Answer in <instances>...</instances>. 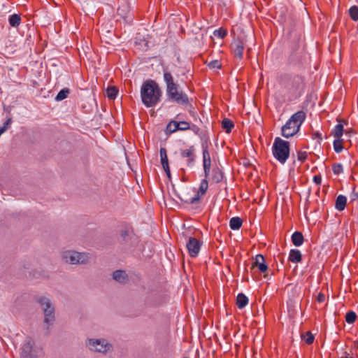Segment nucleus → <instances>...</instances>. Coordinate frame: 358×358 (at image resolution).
I'll return each mask as SVG.
<instances>
[{
    "label": "nucleus",
    "instance_id": "1",
    "mask_svg": "<svg viewBox=\"0 0 358 358\" xmlns=\"http://www.w3.org/2000/svg\"><path fill=\"white\" fill-rule=\"evenodd\" d=\"M164 81L166 83V92L169 100L179 105L187 106L189 103L187 94L184 92L171 71L167 68L163 70Z\"/></svg>",
    "mask_w": 358,
    "mask_h": 358
},
{
    "label": "nucleus",
    "instance_id": "2",
    "mask_svg": "<svg viewBox=\"0 0 358 358\" xmlns=\"http://www.w3.org/2000/svg\"><path fill=\"white\" fill-rule=\"evenodd\" d=\"M162 94L159 86L153 80H145L141 88V100L147 108L155 106L160 101Z\"/></svg>",
    "mask_w": 358,
    "mask_h": 358
},
{
    "label": "nucleus",
    "instance_id": "3",
    "mask_svg": "<svg viewBox=\"0 0 358 358\" xmlns=\"http://www.w3.org/2000/svg\"><path fill=\"white\" fill-rule=\"evenodd\" d=\"M36 301L40 305L44 314L43 329L45 334L48 335L50 327L55 322V308L50 299L44 296H39L36 298Z\"/></svg>",
    "mask_w": 358,
    "mask_h": 358
},
{
    "label": "nucleus",
    "instance_id": "4",
    "mask_svg": "<svg viewBox=\"0 0 358 358\" xmlns=\"http://www.w3.org/2000/svg\"><path fill=\"white\" fill-rule=\"evenodd\" d=\"M306 115L303 110H299L293 114L281 129L283 137L289 138L296 134L301 124L306 120Z\"/></svg>",
    "mask_w": 358,
    "mask_h": 358
},
{
    "label": "nucleus",
    "instance_id": "5",
    "mask_svg": "<svg viewBox=\"0 0 358 358\" xmlns=\"http://www.w3.org/2000/svg\"><path fill=\"white\" fill-rule=\"evenodd\" d=\"M272 153L280 164H284L290 155L289 142L276 137L272 145Z\"/></svg>",
    "mask_w": 358,
    "mask_h": 358
},
{
    "label": "nucleus",
    "instance_id": "6",
    "mask_svg": "<svg viewBox=\"0 0 358 358\" xmlns=\"http://www.w3.org/2000/svg\"><path fill=\"white\" fill-rule=\"evenodd\" d=\"M90 258L87 252H79L75 250H66L62 253L63 260L70 264H86Z\"/></svg>",
    "mask_w": 358,
    "mask_h": 358
},
{
    "label": "nucleus",
    "instance_id": "7",
    "mask_svg": "<svg viewBox=\"0 0 358 358\" xmlns=\"http://www.w3.org/2000/svg\"><path fill=\"white\" fill-rule=\"evenodd\" d=\"M86 345L90 350L106 353L112 350V345L106 339H94L89 338L86 341Z\"/></svg>",
    "mask_w": 358,
    "mask_h": 358
},
{
    "label": "nucleus",
    "instance_id": "8",
    "mask_svg": "<svg viewBox=\"0 0 358 358\" xmlns=\"http://www.w3.org/2000/svg\"><path fill=\"white\" fill-rule=\"evenodd\" d=\"M121 244L125 248L131 249L135 248L138 243V238L132 230L124 229L120 232Z\"/></svg>",
    "mask_w": 358,
    "mask_h": 358
},
{
    "label": "nucleus",
    "instance_id": "9",
    "mask_svg": "<svg viewBox=\"0 0 358 358\" xmlns=\"http://www.w3.org/2000/svg\"><path fill=\"white\" fill-rule=\"evenodd\" d=\"M202 241L198 240L195 237L189 236L186 243V248L191 257H196L199 253Z\"/></svg>",
    "mask_w": 358,
    "mask_h": 358
},
{
    "label": "nucleus",
    "instance_id": "10",
    "mask_svg": "<svg viewBox=\"0 0 358 358\" xmlns=\"http://www.w3.org/2000/svg\"><path fill=\"white\" fill-rule=\"evenodd\" d=\"M303 84L302 77L299 76H287L286 77V83L285 87L292 92H295L301 89Z\"/></svg>",
    "mask_w": 358,
    "mask_h": 358
},
{
    "label": "nucleus",
    "instance_id": "11",
    "mask_svg": "<svg viewBox=\"0 0 358 358\" xmlns=\"http://www.w3.org/2000/svg\"><path fill=\"white\" fill-rule=\"evenodd\" d=\"M195 147L194 145L189 146L187 149H180V154L182 158L187 159V165L191 167L194 165L196 160Z\"/></svg>",
    "mask_w": 358,
    "mask_h": 358
},
{
    "label": "nucleus",
    "instance_id": "12",
    "mask_svg": "<svg viewBox=\"0 0 358 358\" xmlns=\"http://www.w3.org/2000/svg\"><path fill=\"white\" fill-rule=\"evenodd\" d=\"M206 178H207L201 180L197 194L194 197L191 198L189 201H185V202L192 204L195 203L199 201L201 196L206 193L208 188V182Z\"/></svg>",
    "mask_w": 358,
    "mask_h": 358
},
{
    "label": "nucleus",
    "instance_id": "13",
    "mask_svg": "<svg viewBox=\"0 0 358 358\" xmlns=\"http://www.w3.org/2000/svg\"><path fill=\"white\" fill-rule=\"evenodd\" d=\"M256 267L258 268L261 273H265L268 270V266L265 263V259L262 255H257L255 257L250 268V271L252 272L253 269Z\"/></svg>",
    "mask_w": 358,
    "mask_h": 358
},
{
    "label": "nucleus",
    "instance_id": "14",
    "mask_svg": "<svg viewBox=\"0 0 358 358\" xmlns=\"http://www.w3.org/2000/svg\"><path fill=\"white\" fill-rule=\"evenodd\" d=\"M113 279L120 284L124 285L129 281V277L124 270H116L113 274Z\"/></svg>",
    "mask_w": 358,
    "mask_h": 358
},
{
    "label": "nucleus",
    "instance_id": "15",
    "mask_svg": "<svg viewBox=\"0 0 358 358\" xmlns=\"http://www.w3.org/2000/svg\"><path fill=\"white\" fill-rule=\"evenodd\" d=\"M203 166L205 178H208L210 171L211 159L209 151L206 150L203 152Z\"/></svg>",
    "mask_w": 358,
    "mask_h": 358
},
{
    "label": "nucleus",
    "instance_id": "16",
    "mask_svg": "<svg viewBox=\"0 0 358 358\" xmlns=\"http://www.w3.org/2000/svg\"><path fill=\"white\" fill-rule=\"evenodd\" d=\"M339 124H336L334 127V129L331 131V134L336 138H341L344 129H343V124H341V122H344L346 124V121L344 120H337Z\"/></svg>",
    "mask_w": 358,
    "mask_h": 358
},
{
    "label": "nucleus",
    "instance_id": "17",
    "mask_svg": "<svg viewBox=\"0 0 358 358\" xmlns=\"http://www.w3.org/2000/svg\"><path fill=\"white\" fill-rule=\"evenodd\" d=\"M302 260V255L297 249H292L289 252L288 261L293 263H299Z\"/></svg>",
    "mask_w": 358,
    "mask_h": 358
},
{
    "label": "nucleus",
    "instance_id": "18",
    "mask_svg": "<svg viewBox=\"0 0 358 358\" xmlns=\"http://www.w3.org/2000/svg\"><path fill=\"white\" fill-rule=\"evenodd\" d=\"M291 240L292 243L296 247L301 246L304 242V238L302 233L298 231L292 234Z\"/></svg>",
    "mask_w": 358,
    "mask_h": 358
},
{
    "label": "nucleus",
    "instance_id": "19",
    "mask_svg": "<svg viewBox=\"0 0 358 358\" xmlns=\"http://www.w3.org/2000/svg\"><path fill=\"white\" fill-rule=\"evenodd\" d=\"M234 55L235 57L241 59L243 54L244 45L241 41H237L234 43Z\"/></svg>",
    "mask_w": 358,
    "mask_h": 358
},
{
    "label": "nucleus",
    "instance_id": "20",
    "mask_svg": "<svg viewBox=\"0 0 358 358\" xmlns=\"http://www.w3.org/2000/svg\"><path fill=\"white\" fill-rule=\"evenodd\" d=\"M347 203V198L343 195H339L337 196L335 202V208L339 211H342L345 209Z\"/></svg>",
    "mask_w": 358,
    "mask_h": 358
},
{
    "label": "nucleus",
    "instance_id": "21",
    "mask_svg": "<svg viewBox=\"0 0 358 358\" xmlns=\"http://www.w3.org/2000/svg\"><path fill=\"white\" fill-rule=\"evenodd\" d=\"M248 303V298L243 293L238 294L236 297V305L239 309H243Z\"/></svg>",
    "mask_w": 358,
    "mask_h": 358
},
{
    "label": "nucleus",
    "instance_id": "22",
    "mask_svg": "<svg viewBox=\"0 0 358 358\" xmlns=\"http://www.w3.org/2000/svg\"><path fill=\"white\" fill-rule=\"evenodd\" d=\"M223 179V172L218 168L215 167L212 171V180L215 183L220 182Z\"/></svg>",
    "mask_w": 358,
    "mask_h": 358
},
{
    "label": "nucleus",
    "instance_id": "23",
    "mask_svg": "<svg viewBox=\"0 0 358 358\" xmlns=\"http://www.w3.org/2000/svg\"><path fill=\"white\" fill-rule=\"evenodd\" d=\"M243 221L239 217H234L229 221V227L233 230H238L242 226Z\"/></svg>",
    "mask_w": 358,
    "mask_h": 358
},
{
    "label": "nucleus",
    "instance_id": "24",
    "mask_svg": "<svg viewBox=\"0 0 358 358\" xmlns=\"http://www.w3.org/2000/svg\"><path fill=\"white\" fill-rule=\"evenodd\" d=\"M179 124L177 121L171 120L169 122L166 128V134H171L179 130Z\"/></svg>",
    "mask_w": 358,
    "mask_h": 358
},
{
    "label": "nucleus",
    "instance_id": "25",
    "mask_svg": "<svg viewBox=\"0 0 358 358\" xmlns=\"http://www.w3.org/2000/svg\"><path fill=\"white\" fill-rule=\"evenodd\" d=\"M9 24L13 27H17L21 22V17L18 14H13L9 16Z\"/></svg>",
    "mask_w": 358,
    "mask_h": 358
},
{
    "label": "nucleus",
    "instance_id": "26",
    "mask_svg": "<svg viewBox=\"0 0 358 358\" xmlns=\"http://www.w3.org/2000/svg\"><path fill=\"white\" fill-rule=\"evenodd\" d=\"M222 127L227 133H230L234 127V124L230 119L224 118L222 121Z\"/></svg>",
    "mask_w": 358,
    "mask_h": 358
},
{
    "label": "nucleus",
    "instance_id": "27",
    "mask_svg": "<svg viewBox=\"0 0 358 358\" xmlns=\"http://www.w3.org/2000/svg\"><path fill=\"white\" fill-rule=\"evenodd\" d=\"M32 346H33V343H32L31 340V339L27 340L22 346V353L25 356L29 355L32 350Z\"/></svg>",
    "mask_w": 358,
    "mask_h": 358
},
{
    "label": "nucleus",
    "instance_id": "28",
    "mask_svg": "<svg viewBox=\"0 0 358 358\" xmlns=\"http://www.w3.org/2000/svg\"><path fill=\"white\" fill-rule=\"evenodd\" d=\"M159 153H160L161 164H162V167L169 165L166 148H161L160 150H159Z\"/></svg>",
    "mask_w": 358,
    "mask_h": 358
},
{
    "label": "nucleus",
    "instance_id": "29",
    "mask_svg": "<svg viewBox=\"0 0 358 358\" xmlns=\"http://www.w3.org/2000/svg\"><path fill=\"white\" fill-rule=\"evenodd\" d=\"M118 94V90L115 87H108L106 89V96L109 99H115Z\"/></svg>",
    "mask_w": 358,
    "mask_h": 358
},
{
    "label": "nucleus",
    "instance_id": "30",
    "mask_svg": "<svg viewBox=\"0 0 358 358\" xmlns=\"http://www.w3.org/2000/svg\"><path fill=\"white\" fill-rule=\"evenodd\" d=\"M69 93H70V90L69 88H64L58 92V94H57V96L55 97V100L57 101H62L68 96Z\"/></svg>",
    "mask_w": 358,
    "mask_h": 358
},
{
    "label": "nucleus",
    "instance_id": "31",
    "mask_svg": "<svg viewBox=\"0 0 358 358\" xmlns=\"http://www.w3.org/2000/svg\"><path fill=\"white\" fill-rule=\"evenodd\" d=\"M201 140V147L203 150H208V142L209 141V137L208 134L206 132H202L201 135L199 136Z\"/></svg>",
    "mask_w": 358,
    "mask_h": 358
},
{
    "label": "nucleus",
    "instance_id": "32",
    "mask_svg": "<svg viewBox=\"0 0 358 358\" xmlns=\"http://www.w3.org/2000/svg\"><path fill=\"white\" fill-rule=\"evenodd\" d=\"M299 50V45L298 43H295L291 48V59L292 61H296L299 59L298 51Z\"/></svg>",
    "mask_w": 358,
    "mask_h": 358
},
{
    "label": "nucleus",
    "instance_id": "33",
    "mask_svg": "<svg viewBox=\"0 0 358 358\" xmlns=\"http://www.w3.org/2000/svg\"><path fill=\"white\" fill-rule=\"evenodd\" d=\"M301 339L306 342L308 345H310L314 341V336L310 331H306L305 334H301Z\"/></svg>",
    "mask_w": 358,
    "mask_h": 358
},
{
    "label": "nucleus",
    "instance_id": "34",
    "mask_svg": "<svg viewBox=\"0 0 358 358\" xmlns=\"http://www.w3.org/2000/svg\"><path fill=\"white\" fill-rule=\"evenodd\" d=\"M343 138H336L334 141V149L336 152L339 153L343 150Z\"/></svg>",
    "mask_w": 358,
    "mask_h": 358
},
{
    "label": "nucleus",
    "instance_id": "35",
    "mask_svg": "<svg viewBox=\"0 0 358 358\" xmlns=\"http://www.w3.org/2000/svg\"><path fill=\"white\" fill-rule=\"evenodd\" d=\"M349 15L351 19L354 21L358 20V6H352L349 9Z\"/></svg>",
    "mask_w": 358,
    "mask_h": 358
},
{
    "label": "nucleus",
    "instance_id": "36",
    "mask_svg": "<svg viewBox=\"0 0 358 358\" xmlns=\"http://www.w3.org/2000/svg\"><path fill=\"white\" fill-rule=\"evenodd\" d=\"M357 319V315L356 313L352 311V310H350V311H348L346 315H345V321L348 323V324H352L355 322Z\"/></svg>",
    "mask_w": 358,
    "mask_h": 358
},
{
    "label": "nucleus",
    "instance_id": "37",
    "mask_svg": "<svg viewBox=\"0 0 358 358\" xmlns=\"http://www.w3.org/2000/svg\"><path fill=\"white\" fill-rule=\"evenodd\" d=\"M332 171L335 175H339L343 173V168L341 164L335 163L332 165Z\"/></svg>",
    "mask_w": 358,
    "mask_h": 358
},
{
    "label": "nucleus",
    "instance_id": "38",
    "mask_svg": "<svg viewBox=\"0 0 358 358\" xmlns=\"http://www.w3.org/2000/svg\"><path fill=\"white\" fill-rule=\"evenodd\" d=\"M213 34L220 38H223L227 36V32L224 29H218L214 31Z\"/></svg>",
    "mask_w": 358,
    "mask_h": 358
},
{
    "label": "nucleus",
    "instance_id": "39",
    "mask_svg": "<svg viewBox=\"0 0 358 358\" xmlns=\"http://www.w3.org/2000/svg\"><path fill=\"white\" fill-rule=\"evenodd\" d=\"M178 124H179V130L180 131H186L187 129H190L189 123L186 121H180L178 122Z\"/></svg>",
    "mask_w": 358,
    "mask_h": 358
},
{
    "label": "nucleus",
    "instance_id": "40",
    "mask_svg": "<svg viewBox=\"0 0 358 358\" xmlns=\"http://www.w3.org/2000/svg\"><path fill=\"white\" fill-rule=\"evenodd\" d=\"M306 158H307V153H306V152L299 151L297 152V159L301 163L304 162L305 160L306 159Z\"/></svg>",
    "mask_w": 358,
    "mask_h": 358
},
{
    "label": "nucleus",
    "instance_id": "41",
    "mask_svg": "<svg viewBox=\"0 0 358 358\" xmlns=\"http://www.w3.org/2000/svg\"><path fill=\"white\" fill-rule=\"evenodd\" d=\"M208 66L210 69H220L221 64L218 60H213L208 64Z\"/></svg>",
    "mask_w": 358,
    "mask_h": 358
},
{
    "label": "nucleus",
    "instance_id": "42",
    "mask_svg": "<svg viewBox=\"0 0 358 358\" xmlns=\"http://www.w3.org/2000/svg\"><path fill=\"white\" fill-rule=\"evenodd\" d=\"M350 198L351 201H355L358 199V192L356 191V187H354L352 193L350 194Z\"/></svg>",
    "mask_w": 358,
    "mask_h": 358
},
{
    "label": "nucleus",
    "instance_id": "43",
    "mask_svg": "<svg viewBox=\"0 0 358 358\" xmlns=\"http://www.w3.org/2000/svg\"><path fill=\"white\" fill-rule=\"evenodd\" d=\"M190 129H192L193 131V132L197 135V136H200L201 134L203 132L199 127H198L195 124H193L192 127H190Z\"/></svg>",
    "mask_w": 358,
    "mask_h": 358
},
{
    "label": "nucleus",
    "instance_id": "44",
    "mask_svg": "<svg viewBox=\"0 0 358 358\" xmlns=\"http://www.w3.org/2000/svg\"><path fill=\"white\" fill-rule=\"evenodd\" d=\"M313 138H317V139H318V140H317V143H318L319 144H320V143H321V141H322V134H321L320 133H319L318 131H317V132L314 133V134H313Z\"/></svg>",
    "mask_w": 358,
    "mask_h": 358
},
{
    "label": "nucleus",
    "instance_id": "45",
    "mask_svg": "<svg viewBox=\"0 0 358 358\" xmlns=\"http://www.w3.org/2000/svg\"><path fill=\"white\" fill-rule=\"evenodd\" d=\"M324 300H325V295L323 293L320 292L317 296V301L319 303H322L324 301Z\"/></svg>",
    "mask_w": 358,
    "mask_h": 358
},
{
    "label": "nucleus",
    "instance_id": "46",
    "mask_svg": "<svg viewBox=\"0 0 358 358\" xmlns=\"http://www.w3.org/2000/svg\"><path fill=\"white\" fill-rule=\"evenodd\" d=\"M313 181L317 185H320L322 182V178L320 175H315L313 177Z\"/></svg>",
    "mask_w": 358,
    "mask_h": 358
},
{
    "label": "nucleus",
    "instance_id": "47",
    "mask_svg": "<svg viewBox=\"0 0 358 358\" xmlns=\"http://www.w3.org/2000/svg\"><path fill=\"white\" fill-rule=\"evenodd\" d=\"M12 122V119L11 118H8L4 123H3V125L1 127L2 128H5V131H6L10 124H11Z\"/></svg>",
    "mask_w": 358,
    "mask_h": 358
},
{
    "label": "nucleus",
    "instance_id": "48",
    "mask_svg": "<svg viewBox=\"0 0 358 358\" xmlns=\"http://www.w3.org/2000/svg\"><path fill=\"white\" fill-rule=\"evenodd\" d=\"M163 169L164 170L166 174L168 173L170 171L169 165H167L166 166H163Z\"/></svg>",
    "mask_w": 358,
    "mask_h": 358
},
{
    "label": "nucleus",
    "instance_id": "49",
    "mask_svg": "<svg viewBox=\"0 0 358 358\" xmlns=\"http://www.w3.org/2000/svg\"><path fill=\"white\" fill-rule=\"evenodd\" d=\"M344 356H343L341 358H352V357H350L349 355L345 352L344 353Z\"/></svg>",
    "mask_w": 358,
    "mask_h": 358
},
{
    "label": "nucleus",
    "instance_id": "50",
    "mask_svg": "<svg viewBox=\"0 0 358 358\" xmlns=\"http://www.w3.org/2000/svg\"><path fill=\"white\" fill-rule=\"evenodd\" d=\"M5 128L0 127V136L5 132Z\"/></svg>",
    "mask_w": 358,
    "mask_h": 358
},
{
    "label": "nucleus",
    "instance_id": "51",
    "mask_svg": "<svg viewBox=\"0 0 358 358\" xmlns=\"http://www.w3.org/2000/svg\"><path fill=\"white\" fill-rule=\"evenodd\" d=\"M352 131L345 130V134L346 136H350V134Z\"/></svg>",
    "mask_w": 358,
    "mask_h": 358
},
{
    "label": "nucleus",
    "instance_id": "52",
    "mask_svg": "<svg viewBox=\"0 0 358 358\" xmlns=\"http://www.w3.org/2000/svg\"><path fill=\"white\" fill-rule=\"evenodd\" d=\"M166 176H167V177H168V178H169V180H171V172H169L168 173H166Z\"/></svg>",
    "mask_w": 358,
    "mask_h": 358
},
{
    "label": "nucleus",
    "instance_id": "53",
    "mask_svg": "<svg viewBox=\"0 0 358 358\" xmlns=\"http://www.w3.org/2000/svg\"><path fill=\"white\" fill-rule=\"evenodd\" d=\"M280 260L281 261V262H282V264L284 263V258H283V257H281V258L280 259Z\"/></svg>",
    "mask_w": 358,
    "mask_h": 358
},
{
    "label": "nucleus",
    "instance_id": "54",
    "mask_svg": "<svg viewBox=\"0 0 358 358\" xmlns=\"http://www.w3.org/2000/svg\"><path fill=\"white\" fill-rule=\"evenodd\" d=\"M124 9H118L119 13L121 14V11H123Z\"/></svg>",
    "mask_w": 358,
    "mask_h": 358
},
{
    "label": "nucleus",
    "instance_id": "55",
    "mask_svg": "<svg viewBox=\"0 0 358 358\" xmlns=\"http://www.w3.org/2000/svg\"><path fill=\"white\" fill-rule=\"evenodd\" d=\"M357 347H358V345H357Z\"/></svg>",
    "mask_w": 358,
    "mask_h": 358
},
{
    "label": "nucleus",
    "instance_id": "56",
    "mask_svg": "<svg viewBox=\"0 0 358 358\" xmlns=\"http://www.w3.org/2000/svg\"><path fill=\"white\" fill-rule=\"evenodd\" d=\"M357 347H358V345H357Z\"/></svg>",
    "mask_w": 358,
    "mask_h": 358
}]
</instances>
